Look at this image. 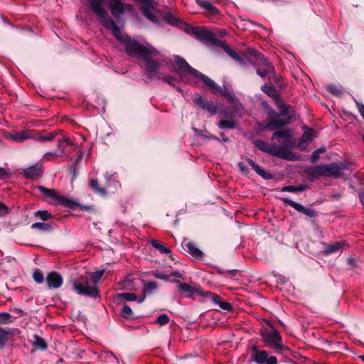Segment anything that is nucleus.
Listing matches in <instances>:
<instances>
[{"mask_svg": "<svg viewBox=\"0 0 364 364\" xmlns=\"http://www.w3.org/2000/svg\"><path fill=\"white\" fill-rule=\"evenodd\" d=\"M239 167H240V171L245 175H247L248 174V170H247V167L245 166V164L242 163V162H240L239 164Z\"/></svg>", "mask_w": 364, "mask_h": 364, "instance_id": "obj_51", "label": "nucleus"}, {"mask_svg": "<svg viewBox=\"0 0 364 364\" xmlns=\"http://www.w3.org/2000/svg\"><path fill=\"white\" fill-rule=\"evenodd\" d=\"M223 49L226 51V53L231 56L232 58L238 60L237 54L229 48L226 45L222 44Z\"/></svg>", "mask_w": 364, "mask_h": 364, "instance_id": "obj_46", "label": "nucleus"}, {"mask_svg": "<svg viewBox=\"0 0 364 364\" xmlns=\"http://www.w3.org/2000/svg\"><path fill=\"white\" fill-rule=\"evenodd\" d=\"M9 336V331H6L4 329L0 328V344H3L4 343H5L8 340Z\"/></svg>", "mask_w": 364, "mask_h": 364, "instance_id": "obj_45", "label": "nucleus"}, {"mask_svg": "<svg viewBox=\"0 0 364 364\" xmlns=\"http://www.w3.org/2000/svg\"><path fill=\"white\" fill-rule=\"evenodd\" d=\"M176 65L178 67V74L181 77V80L183 82H188V75L193 76L194 73H196V70L191 68L188 63L180 56H176L175 58Z\"/></svg>", "mask_w": 364, "mask_h": 364, "instance_id": "obj_13", "label": "nucleus"}, {"mask_svg": "<svg viewBox=\"0 0 364 364\" xmlns=\"http://www.w3.org/2000/svg\"><path fill=\"white\" fill-rule=\"evenodd\" d=\"M261 336L263 339L272 345V348L278 353H283L285 351H290L289 348L282 343V338L279 331L274 328L271 327L270 330L261 329Z\"/></svg>", "mask_w": 364, "mask_h": 364, "instance_id": "obj_6", "label": "nucleus"}, {"mask_svg": "<svg viewBox=\"0 0 364 364\" xmlns=\"http://www.w3.org/2000/svg\"><path fill=\"white\" fill-rule=\"evenodd\" d=\"M108 7L112 15L115 18H119L127 12L131 14L135 13L133 5L127 4L120 0H111L108 4Z\"/></svg>", "mask_w": 364, "mask_h": 364, "instance_id": "obj_7", "label": "nucleus"}, {"mask_svg": "<svg viewBox=\"0 0 364 364\" xmlns=\"http://www.w3.org/2000/svg\"><path fill=\"white\" fill-rule=\"evenodd\" d=\"M151 244L153 245V247L158 249L162 253L169 254L171 252V251L168 248L165 247L164 245L160 244L156 240H151Z\"/></svg>", "mask_w": 364, "mask_h": 364, "instance_id": "obj_34", "label": "nucleus"}, {"mask_svg": "<svg viewBox=\"0 0 364 364\" xmlns=\"http://www.w3.org/2000/svg\"><path fill=\"white\" fill-rule=\"evenodd\" d=\"M253 144L257 149L266 153L268 152V149L271 144L261 139L255 140Z\"/></svg>", "mask_w": 364, "mask_h": 364, "instance_id": "obj_29", "label": "nucleus"}, {"mask_svg": "<svg viewBox=\"0 0 364 364\" xmlns=\"http://www.w3.org/2000/svg\"><path fill=\"white\" fill-rule=\"evenodd\" d=\"M132 314H133L131 308L128 305L124 304L122 310V315L123 316V317L131 318L132 317Z\"/></svg>", "mask_w": 364, "mask_h": 364, "instance_id": "obj_43", "label": "nucleus"}, {"mask_svg": "<svg viewBox=\"0 0 364 364\" xmlns=\"http://www.w3.org/2000/svg\"><path fill=\"white\" fill-rule=\"evenodd\" d=\"M63 277L55 272H51L46 277V284L49 289H58L63 284Z\"/></svg>", "mask_w": 364, "mask_h": 364, "instance_id": "obj_14", "label": "nucleus"}, {"mask_svg": "<svg viewBox=\"0 0 364 364\" xmlns=\"http://www.w3.org/2000/svg\"><path fill=\"white\" fill-rule=\"evenodd\" d=\"M347 169L348 166L343 162H340L309 166L304 172L309 181L314 182L320 177L338 178L341 176L342 171Z\"/></svg>", "mask_w": 364, "mask_h": 364, "instance_id": "obj_3", "label": "nucleus"}, {"mask_svg": "<svg viewBox=\"0 0 364 364\" xmlns=\"http://www.w3.org/2000/svg\"><path fill=\"white\" fill-rule=\"evenodd\" d=\"M103 273L104 271L101 270L80 276L77 279L73 281V290L80 295L97 297L99 292L97 284L101 279Z\"/></svg>", "mask_w": 364, "mask_h": 364, "instance_id": "obj_2", "label": "nucleus"}, {"mask_svg": "<svg viewBox=\"0 0 364 364\" xmlns=\"http://www.w3.org/2000/svg\"><path fill=\"white\" fill-rule=\"evenodd\" d=\"M188 252L196 258H202L203 253L196 247L193 242H188L186 244Z\"/></svg>", "mask_w": 364, "mask_h": 364, "instance_id": "obj_23", "label": "nucleus"}, {"mask_svg": "<svg viewBox=\"0 0 364 364\" xmlns=\"http://www.w3.org/2000/svg\"><path fill=\"white\" fill-rule=\"evenodd\" d=\"M290 109L291 107L285 104L280 105V113H277L274 109H270L267 113L266 129L269 131H274L289 124L293 118V116L290 114Z\"/></svg>", "mask_w": 364, "mask_h": 364, "instance_id": "obj_4", "label": "nucleus"}, {"mask_svg": "<svg viewBox=\"0 0 364 364\" xmlns=\"http://www.w3.org/2000/svg\"><path fill=\"white\" fill-rule=\"evenodd\" d=\"M169 317L166 314L160 315L156 320V323L160 326H164L168 323Z\"/></svg>", "mask_w": 364, "mask_h": 364, "instance_id": "obj_44", "label": "nucleus"}, {"mask_svg": "<svg viewBox=\"0 0 364 364\" xmlns=\"http://www.w3.org/2000/svg\"><path fill=\"white\" fill-rule=\"evenodd\" d=\"M171 275L174 277H181V274L178 272H173Z\"/></svg>", "mask_w": 364, "mask_h": 364, "instance_id": "obj_58", "label": "nucleus"}, {"mask_svg": "<svg viewBox=\"0 0 364 364\" xmlns=\"http://www.w3.org/2000/svg\"><path fill=\"white\" fill-rule=\"evenodd\" d=\"M7 213H8L7 207L4 204L0 203V215H5Z\"/></svg>", "mask_w": 364, "mask_h": 364, "instance_id": "obj_49", "label": "nucleus"}, {"mask_svg": "<svg viewBox=\"0 0 364 364\" xmlns=\"http://www.w3.org/2000/svg\"><path fill=\"white\" fill-rule=\"evenodd\" d=\"M312 141V129L307 128L300 139V142L307 143Z\"/></svg>", "mask_w": 364, "mask_h": 364, "instance_id": "obj_35", "label": "nucleus"}, {"mask_svg": "<svg viewBox=\"0 0 364 364\" xmlns=\"http://www.w3.org/2000/svg\"><path fill=\"white\" fill-rule=\"evenodd\" d=\"M82 154H80V156H79V159H81V158H82Z\"/></svg>", "mask_w": 364, "mask_h": 364, "instance_id": "obj_64", "label": "nucleus"}, {"mask_svg": "<svg viewBox=\"0 0 364 364\" xmlns=\"http://www.w3.org/2000/svg\"><path fill=\"white\" fill-rule=\"evenodd\" d=\"M156 284L154 282H151V283L148 284L146 287L149 290H152V289H154L156 288Z\"/></svg>", "mask_w": 364, "mask_h": 364, "instance_id": "obj_56", "label": "nucleus"}, {"mask_svg": "<svg viewBox=\"0 0 364 364\" xmlns=\"http://www.w3.org/2000/svg\"><path fill=\"white\" fill-rule=\"evenodd\" d=\"M272 79L273 82L279 88L282 89L285 87L286 83L284 82L283 79L278 76L274 71V73L272 74L271 80Z\"/></svg>", "mask_w": 364, "mask_h": 364, "instance_id": "obj_31", "label": "nucleus"}, {"mask_svg": "<svg viewBox=\"0 0 364 364\" xmlns=\"http://www.w3.org/2000/svg\"><path fill=\"white\" fill-rule=\"evenodd\" d=\"M31 342L33 346L38 349L46 350L47 348L45 341L38 336H34Z\"/></svg>", "mask_w": 364, "mask_h": 364, "instance_id": "obj_28", "label": "nucleus"}, {"mask_svg": "<svg viewBox=\"0 0 364 364\" xmlns=\"http://www.w3.org/2000/svg\"><path fill=\"white\" fill-rule=\"evenodd\" d=\"M261 89L265 94L272 98L277 99L278 97L277 92L272 85V82L271 80L269 84H264L262 85Z\"/></svg>", "mask_w": 364, "mask_h": 364, "instance_id": "obj_24", "label": "nucleus"}, {"mask_svg": "<svg viewBox=\"0 0 364 364\" xmlns=\"http://www.w3.org/2000/svg\"><path fill=\"white\" fill-rule=\"evenodd\" d=\"M9 176V173L3 168L0 167V178H8Z\"/></svg>", "mask_w": 364, "mask_h": 364, "instance_id": "obj_52", "label": "nucleus"}, {"mask_svg": "<svg viewBox=\"0 0 364 364\" xmlns=\"http://www.w3.org/2000/svg\"><path fill=\"white\" fill-rule=\"evenodd\" d=\"M252 169H254L255 171L262 178L265 180L272 179L274 178L273 175L270 173L267 172L262 167L259 166L255 162L252 161Z\"/></svg>", "mask_w": 364, "mask_h": 364, "instance_id": "obj_19", "label": "nucleus"}, {"mask_svg": "<svg viewBox=\"0 0 364 364\" xmlns=\"http://www.w3.org/2000/svg\"><path fill=\"white\" fill-rule=\"evenodd\" d=\"M359 358L364 362V355H359Z\"/></svg>", "mask_w": 364, "mask_h": 364, "instance_id": "obj_60", "label": "nucleus"}, {"mask_svg": "<svg viewBox=\"0 0 364 364\" xmlns=\"http://www.w3.org/2000/svg\"><path fill=\"white\" fill-rule=\"evenodd\" d=\"M24 173L27 178L35 179L43 173V167L41 166H32L26 168Z\"/></svg>", "mask_w": 364, "mask_h": 364, "instance_id": "obj_18", "label": "nucleus"}, {"mask_svg": "<svg viewBox=\"0 0 364 364\" xmlns=\"http://www.w3.org/2000/svg\"><path fill=\"white\" fill-rule=\"evenodd\" d=\"M281 200L286 204L288 205L299 213H303L309 218H315L318 216V211L314 209L311 205L304 207V205L292 200L288 198H282Z\"/></svg>", "mask_w": 364, "mask_h": 364, "instance_id": "obj_12", "label": "nucleus"}, {"mask_svg": "<svg viewBox=\"0 0 364 364\" xmlns=\"http://www.w3.org/2000/svg\"><path fill=\"white\" fill-rule=\"evenodd\" d=\"M320 159V155H318V154H316L314 151L312 152L311 155V157H310V161L312 164H316Z\"/></svg>", "mask_w": 364, "mask_h": 364, "instance_id": "obj_47", "label": "nucleus"}, {"mask_svg": "<svg viewBox=\"0 0 364 364\" xmlns=\"http://www.w3.org/2000/svg\"><path fill=\"white\" fill-rule=\"evenodd\" d=\"M291 131L289 129H282V130L275 132L273 134L272 139H277L279 141H281V140L284 139V141L283 142L288 141L287 147L291 148L292 146V142L291 141Z\"/></svg>", "mask_w": 364, "mask_h": 364, "instance_id": "obj_17", "label": "nucleus"}, {"mask_svg": "<svg viewBox=\"0 0 364 364\" xmlns=\"http://www.w3.org/2000/svg\"><path fill=\"white\" fill-rule=\"evenodd\" d=\"M197 102L200 103L203 109H207L211 114H215L217 112V107L209 105L206 101H204L202 98H198Z\"/></svg>", "mask_w": 364, "mask_h": 364, "instance_id": "obj_30", "label": "nucleus"}, {"mask_svg": "<svg viewBox=\"0 0 364 364\" xmlns=\"http://www.w3.org/2000/svg\"><path fill=\"white\" fill-rule=\"evenodd\" d=\"M252 351L254 354L252 355V361L257 364H278V360L276 356L269 355L266 350H260L255 346H252Z\"/></svg>", "mask_w": 364, "mask_h": 364, "instance_id": "obj_10", "label": "nucleus"}, {"mask_svg": "<svg viewBox=\"0 0 364 364\" xmlns=\"http://www.w3.org/2000/svg\"><path fill=\"white\" fill-rule=\"evenodd\" d=\"M193 76L200 78L208 87L213 93L216 94L220 92L230 99L233 98V93L232 91L228 90L225 86L223 87H220L210 77L203 73H200L198 70H196V73H194Z\"/></svg>", "mask_w": 364, "mask_h": 364, "instance_id": "obj_8", "label": "nucleus"}, {"mask_svg": "<svg viewBox=\"0 0 364 364\" xmlns=\"http://www.w3.org/2000/svg\"><path fill=\"white\" fill-rule=\"evenodd\" d=\"M194 33L197 36V37L200 38H209L210 33L205 29L202 28H198L194 29Z\"/></svg>", "mask_w": 364, "mask_h": 364, "instance_id": "obj_38", "label": "nucleus"}, {"mask_svg": "<svg viewBox=\"0 0 364 364\" xmlns=\"http://www.w3.org/2000/svg\"><path fill=\"white\" fill-rule=\"evenodd\" d=\"M117 296L118 298H124L127 301H138L139 303H142L146 299V295L144 294L139 297H137L134 293L118 294Z\"/></svg>", "mask_w": 364, "mask_h": 364, "instance_id": "obj_22", "label": "nucleus"}, {"mask_svg": "<svg viewBox=\"0 0 364 364\" xmlns=\"http://www.w3.org/2000/svg\"><path fill=\"white\" fill-rule=\"evenodd\" d=\"M287 143L288 141L282 142V146L271 144L267 154L282 159L294 160L293 154L289 150L290 148L287 147Z\"/></svg>", "mask_w": 364, "mask_h": 364, "instance_id": "obj_9", "label": "nucleus"}, {"mask_svg": "<svg viewBox=\"0 0 364 364\" xmlns=\"http://www.w3.org/2000/svg\"><path fill=\"white\" fill-rule=\"evenodd\" d=\"M59 133L60 131H55L49 133L45 132L33 133L32 139H34L35 140L40 142L51 141L57 136Z\"/></svg>", "mask_w": 364, "mask_h": 364, "instance_id": "obj_16", "label": "nucleus"}, {"mask_svg": "<svg viewBox=\"0 0 364 364\" xmlns=\"http://www.w3.org/2000/svg\"><path fill=\"white\" fill-rule=\"evenodd\" d=\"M252 65L256 68V73L262 77L268 76L271 80L272 74L274 73V65L260 52L252 48Z\"/></svg>", "mask_w": 364, "mask_h": 364, "instance_id": "obj_5", "label": "nucleus"}, {"mask_svg": "<svg viewBox=\"0 0 364 364\" xmlns=\"http://www.w3.org/2000/svg\"><path fill=\"white\" fill-rule=\"evenodd\" d=\"M349 262H350V264H353V261L352 259L349 260Z\"/></svg>", "mask_w": 364, "mask_h": 364, "instance_id": "obj_63", "label": "nucleus"}, {"mask_svg": "<svg viewBox=\"0 0 364 364\" xmlns=\"http://www.w3.org/2000/svg\"><path fill=\"white\" fill-rule=\"evenodd\" d=\"M90 187L95 191V193L100 194L102 196L105 195V193H106L105 190L103 188H99V183L97 181V180L92 179L90 181Z\"/></svg>", "mask_w": 364, "mask_h": 364, "instance_id": "obj_32", "label": "nucleus"}, {"mask_svg": "<svg viewBox=\"0 0 364 364\" xmlns=\"http://www.w3.org/2000/svg\"><path fill=\"white\" fill-rule=\"evenodd\" d=\"M358 105V111L360 114V115L363 117V119H364V105H360V104H357Z\"/></svg>", "mask_w": 364, "mask_h": 364, "instance_id": "obj_53", "label": "nucleus"}, {"mask_svg": "<svg viewBox=\"0 0 364 364\" xmlns=\"http://www.w3.org/2000/svg\"><path fill=\"white\" fill-rule=\"evenodd\" d=\"M39 190L43 194L47 196H49L51 198H55L57 196V192L53 189H48L45 187L40 186Z\"/></svg>", "mask_w": 364, "mask_h": 364, "instance_id": "obj_42", "label": "nucleus"}, {"mask_svg": "<svg viewBox=\"0 0 364 364\" xmlns=\"http://www.w3.org/2000/svg\"><path fill=\"white\" fill-rule=\"evenodd\" d=\"M237 274V272L235 270H230L228 271L225 273V277L228 279H232Z\"/></svg>", "mask_w": 364, "mask_h": 364, "instance_id": "obj_50", "label": "nucleus"}, {"mask_svg": "<svg viewBox=\"0 0 364 364\" xmlns=\"http://www.w3.org/2000/svg\"><path fill=\"white\" fill-rule=\"evenodd\" d=\"M104 4L105 0H90V8L99 18L101 24L105 28H110L116 38L125 44L126 51L129 55H138L144 60L150 77L157 74L160 53L150 45L141 46L136 41L130 40L124 36L109 16Z\"/></svg>", "mask_w": 364, "mask_h": 364, "instance_id": "obj_1", "label": "nucleus"}, {"mask_svg": "<svg viewBox=\"0 0 364 364\" xmlns=\"http://www.w3.org/2000/svg\"><path fill=\"white\" fill-rule=\"evenodd\" d=\"M251 24H252V26H254L257 28H262L263 29V27L261 26L259 24H257V23H255V22L252 21L251 22Z\"/></svg>", "mask_w": 364, "mask_h": 364, "instance_id": "obj_59", "label": "nucleus"}, {"mask_svg": "<svg viewBox=\"0 0 364 364\" xmlns=\"http://www.w3.org/2000/svg\"><path fill=\"white\" fill-rule=\"evenodd\" d=\"M10 317V315L7 313H1L0 314V319L4 320V319H9Z\"/></svg>", "mask_w": 364, "mask_h": 364, "instance_id": "obj_55", "label": "nucleus"}, {"mask_svg": "<svg viewBox=\"0 0 364 364\" xmlns=\"http://www.w3.org/2000/svg\"><path fill=\"white\" fill-rule=\"evenodd\" d=\"M34 215L43 220H48L51 218V215L47 210H38L35 212Z\"/></svg>", "mask_w": 364, "mask_h": 364, "instance_id": "obj_37", "label": "nucleus"}, {"mask_svg": "<svg viewBox=\"0 0 364 364\" xmlns=\"http://www.w3.org/2000/svg\"><path fill=\"white\" fill-rule=\"evenodd\" d=\"M34 281L38 284H42L44 282V276L40 269H36L33 274Z\"/></svg>", "mask_w": 364, "mask_h": 364, "instance_id": "obj_41", "label": "nucleus"}, {"mask_svg": "<svg viewBox=\"0 0 364 364\" xmlns=\"http://www.w3.org/2000/svg\"><path fill=\"white\" fill-rule=\"evenodd\" d=\"M33 136V132L30 130L22 131L14 133H6L5 137L14 142H23L27 139H31Z\"/></svg>", "mask_w": 364, "mask_h": 364, "instance_id": "obj_15", "label": "nucleus"}, {"mask_svg": "<svg viewBox=\"0 0 364 364\" xmlns=\"http://www.w3.org/2000/svg\"><path fill=\"white\" fill-rule=\"evenodd\" d=\"M220 129H232L235 126V123L232 119L221 120L218 123Z\"/></svg>", "mask_w": 364, "mask_h": 364, "instance_id": "obj_33", "label": "nucleus"}, {"mask_svg": "<svg viewBox=\"0 0 364 364\" xmlns=\"http://www.w3.org/2000/svg\"><path fill=\"white\" fill-rule=\"evenodd\" d=\"M164 80L166 82H168V84H173V79L171 77H164Z\"/></svg>", "mask_w": 364, "mask_h": 364, "instance_id": "obj_57", "label": "nucleus"}, {"mask_svg": "<svg viewBox=\"0 0 364 364\" xmlns=\"http://www.w3.org/2000/svg\"><path fill=\"white\" fill-rule=\"evenodd\" d=\"M68 145L73 146L75 148L77 147V146L75 144H74L73 141L69 137L65 136L63 139L58 141V151L46 152L43 155V159L46 161H50L51 157H61L65 156V147Z\"/></svg>", "mask_w": 364, "mask_h": 364, "instance_id": "obj_11", "label": "nucleus"}, {"mask_svg": "<svg viewBox=\"0 0 364 364\" xmlns=\"http://www.w3.org/2000/svg\"><path fill=\"white\" fill-rule=\"evenodd\" d=\"M31 228L43 231H50L51 230V226L49 224L44 223H35L31 225Z\"/></svg>", "mask_w": 364, "mask_h": 364, "instance_id": "obj_36", "label": "nucleus"}, {"mask_svg": "<svg viewBox=\"0 0 364 364\" xmlns=\"http://www.w3.org/2000/svg\"><path fill=\"white\" fill-rule=\"evenodd\" d=\"M135 279H132L131 278H126L121 284L122 288L124 289H134V285L133 284V282H134Z\"/></svg>", "mask_w": 364, "mask_h": 364, "instance_id": "obj_40", "label": "nucleus"}, {"mask_svg": "<svg viewBox=\"0 0 364 364\" xmlns=\"http://www.w3.org/2000/svg\"><path fill=\"white\" fill-rule=\"evenodd\" d=\"M154 276L159 279H164V280H167L169 279L168 276H167L161 272H156L154 273Z\"/></svg>", "mask_w": 364, "mask_h": 364, "instance_id": "obj_48", "label": "nucleus"}, {"mask_svg": "<svg viewBox=\"0 0 364 364\" xmlns=\"http://www.w3.org/2000/svg\"><path fill=\"white\" fill-rule=\"evenodd\" d=\"M342 250V244L340 242H335L333 243L327 244L325 246L323 252L326 255H331L333 253H336L339 251Z\"/></svg>", "mask_w": 364, "mask_h": 364, "instance_id": "obj_21", "label": "nucleus"}, {"mask_svg": "<svg viewBox=\"0 0 364 364\" xmlns=\"http://www.w3.org/2000/svg\"><path fill=\"white\" fill-rule=\"evenodd\" d=\"M252 294H254L255 296H259V294L257 291L252 292Z\"/></svg>", "mask_w": 364, "mask_h": 364, "instance_id": "obj_62", "label": "nucleus"}, {"mask_svg": "<svg viewBox=\"0 0 364 364\" xmlns=\"http://www.w3.org/2000/svg\"><path fill=\"white\" fill-rule=\"evenodd\" d=\"M213 301L215 303L218 304L220 308L223 310L230 311L232 309L230 304L225 302V301H220V298L218 296L214 297Z\"/></svg>", "mask_w": 364, "mask_h": 364, "instance_id": "obj_39", "label": "nucleus"}, {"mask_svg": "<svg viewBox=\"0 0 364 364\" xmlns=\"http://www.w3.org/2000/svg\"><path fill=\"white\" fill-rule=\"evenodd\" d=\"M314 151L318 154V155L321 154H323L326 151V149L323 146V147H321L319 149H317L316 150H314Z\"/></svg>", "mask_w": 364, "mask_h": 364, "instance_id": "obj_54", "label": "nucleus"}, {"mask_svg": "<svg viewBox=\"0 0 364 364\" xmlns=\"http://www.w3.org/2000/svg\"><path fill=\"white\" fill-rule=\"evenodd\" d=\"M197 3L202 8L206 10L209 15L215 16L218 14V9L210 2L203 0H197Z\"/></svg>", "mask_w": 364, "mask_h": 364, "instance_id": "obj_20", "label": "nucleus"}, {"mask_svg": "<svg viewBox=\"0 0 364 364\" xmlns=\"http://www.w3.org/2000/svg\"><path fill=\"white\" fill-rule=\"evenodd\" d=\"M326 90L334 96L340 97L343 92V90L341 87L336 85L331 84L326 87Z\"/></svg>", "mask_w": 364, "mask_h": 364, "instance_id": "obj_27", "label": "nucleus"}, {"mask_svg": "<svg viewBox=\"0 0 364 364\" xmlns=\"http://www.w3.org/2000/svg\"><path fill=\"white\" fill-rule=\"evenodd\" d=\"M257 33V31H256V30H252V38L254 37V36H253V33Z\"/></svg>", "mask_w": 364, "mask_h": 364, "instance_id": "obj_61", "label": "nucleus"}, {"mask_svg": "<svg viewBox=\"0 0 364 364\" xmlns=\"http://www.w3.org/2000/svg\"><path fill=\"white\" fill-rule=\"evenodd\" d=\"M178 289L181 293L186 294L187 296H191L196 291L193 287L188 284H180Z\"/></svg>", "mask_w": 364, "mask_h": 364, "instance_id": "obj_26", "label": "nucleus"}, {"mask_svg": "<svg viewBox=\"0 0 364 364\" xmlns=\"http://www.w3.org/2000/svg\"><path fill=\"white\" fill-rule=\"evenodd\" d=\"M308 186L306 184L299 185L297 186H286L282 188V191L283 192H301L305 191L307 188Z\"/></svg>", "mask_w": 364, "mask_h": 364, "instance_id": "obj_25", "label": "nucleus"}]
</instances>
